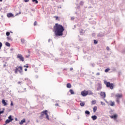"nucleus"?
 I'll return each instance as SVG.
<instances>
[{"label": "nucleus", "instance_id": "f257e3e1", "mask_svg": "<svg viewBox=\"0 0 125 125\" xmlns=\"http://www.w3.org/2000/svg\"><path fill=\"white\" fill-rule=\"evenodd\" d=\"M55 35L57 37H60L63 36V32H64V27L63 26L56 23L55 26L54 27Z\"/></svg>", "mask_w": 125, "mask_h": 125}, {"label": "nucleus", "instance_id": "f03ea898", "mask_svg": "<svg viewBox=\"0 0 125 125\" xmlns=\"http://www.w3.org/2000/svg\"><path fill=\"white\" fill-rule=\"evenodd\" d=\"M104 84H106L107 87H109L110 89H113L114 87V84L113 83H110V82H107V81H104Z\"/></svg>", "mask_w": 125, "mask_h": 125}, {"label": "nucleus", "instance_id": "7ed1b4c3", "mask_svg": "<svg viewBox=\"0 0 125 125\" xmlns=\"http://www.w3.org/2000/svg\"><path fill=\"white\" fill-rule=\"evenodd\" d=\"M17 58H19L21 61H22V62H24V57L21 54H18L17 55Z\"/></svg>", "mask_w": 125, "mask_h": 125}, {"label": "nucleus", "instance_id": "20e7f679", "mask_svg": "<svg viewBox=\"0 0 125 125\" xmlns=\"http://www.w3.org/2000/svg\"><path fill=\"white\" fill-rule=\"evenodd\" d=\"M45 113H47V110H45L41 112V115L40 116V119H42L44 115H45Z\"/></svg>", "mask_w": 125, "mask_h": 125}, {"label": "nucleus", "instance_id": "39448f33", "mask_svg": "<svg viewBox=\"0 0 125 125\" xmlns=\"http://www.w3.org/2000/svg\"><path fill=\"white\" fill-rule=\"evenodd\" d=\"M81 95H82V96H86V95H88V91H83L81 92Z\"/></svg>", "mask_w": 125, "mask_h": 125}, {"label": "nucleus", "instance_id": "423d86ee", "mask_svg": "<svg viewBox=\"0 0 125 125\" xmlns=\"http://www.w3.org/2000/svg\"><path fill=\"white\" fill-rule=\"evenodd\" d=\"M18 68L20 70H19V72L21 75H23V67H22V66H19Z\"/></svg>", "mask_w": 125, "mask_h": 125}, {"label": "nucleus", "instance_id": "0eeeda50", "mask_svg": "<svg viewBox=\"0 0 125 125\" xmlns=\"http://www.w3.org/2000/svg\"><path fill=\"white\" fill-rule=\"evenodd\" d=\"M108 104L110 105V106H115V103L113 102L112 101H110L108 102Z\"/></svg>", "mask_w": 125, "mask_h": 125}, {"label": "nucleus", "instance_id": "6e6552de", "mask_svg": "<svg viewBox=\"0 0 125 125\" xmlns=\"http://www.w3.org/2000/svg\"><path fill=\"white\" fill-rule=\"evenodd\" d=\"M111 119H114V120L117 119V118H118V114H114L112 116H110Z\"/></svg>", "mask_w": 125, "mask_h": 125}, {"label": "nucleus", "instance_id": "1a4fd4ad", "mask_svg": "<svg viewBox=\"0 0 125 125\" xmlns=\"http://www.w3.org/2000/svg\"><path fill=\"white\" fill-rule=\"evenodd\" d=\"M100 95L103 97V98H105L106 97V93L104 92H101Z\"/></svg>", "mask_w": 125, "mask_h": 125}, {"label": "nucleus", "instance_id": "9d476101", "mask_svg": "<svg viewBox=\"0 0 125 125\" xmlns=\"http://www.w3.org/2000/svg\"><path fill=\"white\" fill-rule=\"evenodd\" d=\"M116 97L118 99L122 98L123 97V95L121 94H117Z\"/></svg>", "mask_w": 125, "mask_h": 125}, {"label": "nucleus", "instance_id": "9b49d317", "mask_svg": "<svg viewBox=\"0 0 125 125\" xmlns=\"http://www.w3.org/2000/svg\"><path fill=\"white\" fill-rule=\"evenodd\" d=\"M23 123H26V119H23V120H22L20 122V125H23Z\"/></svg>", "mask_w": 125, "mask_h": 125}, {"label": "nucleus", "instance_id": "f8f14e48", "mask_svg": "<svg viewBox=\"0 0 125 125\" xmlns=\"http://www.w3.org/2000/svg\"><path fill=\"white\" fill-rule=\"evenodd\" d=\"M7 16L8 17V18H10V17H13V14H12L11 13H10L7 14Z\"/></svg>", "mask_w": 125, "mask_h": 125}, {"label": "nucleus", "instance_id": "ddd939ff", "mask_svg": "<svg viewBox=\"0 0 125 125\" xmlns=\"http://www.w3.org/2000/svg\"><path fill=\"white\" fill-rule=\"evenodd\" d=\"M91 119H92L93 121H95V120L97 119V116L96 115L92 116Z\"/></svg>", "mask_w": 125, "mask_h": 125}, {"label": "nucleus", "instance_id": "4468645a", "mask_svg": "<svg viewBox=\"0 0 125 125\" xmlns=\"http://www.w3.org/2000/svg\"><path fill=\"white\" fill-rule=\"evenodd\" d=\"M8 120H9L10 122H12V121H13V118H12V116L11 115H10L8 118Z\"/></svg>", "mask_w": 125, "mask_h": 125}, {"label": "nucleus", "instance_id": "2eb2a0df", "mask_svg": "<svg viewBox=\"0 0 125 125\" xmlns=\"http://www.w3.org/2000/svg\"><path fill=\"white\" fill-rule=\"evenodd\" d=\"M2 103L3 104L4 106H6V105H7V103L5 102V100H2Z\"/></svg>", "mask_w": 125, "mask_h": 125}, {"label": "nucleus", "instance_id": "dca6fc26", "mask_svg": "<svg viewBox=\"0 0 125 125\" xmlns=\"http://www.w3.org/2000/svg\"><path fill=\"white\" fill-rule=\"evenodd\" d=\"M66 87H67V88H71V87H72V85H71V83H68L66 84Z\"/></svg>", "mask_w": 125, "mask_h": 125}, {"label": "nucleus", "instance_id": "f3484780", "mask_svg": "<svg viewBox=\"0 0 125 125\" xmlns=\"http://www.w3.org/2000/svg\"><path fill=\"white\" fill-rule=\"evenodd\" d=\"M85 104L84 103V102H81L80 105V106H82V107H83Z\"/></svg>", "mask_w": 125, "mask_h": 125}, {"label": "nucleus", "instance_id": "a211bd4d", "mask_svg": "<svg viewBox=\"0 0 125 125\" xmlns=\"http://www.w3.org/2000/svg\"><path fill=\"white\" fill-rule=\"evenodd\" d=\"M96 111H97V106H94L93 107V112L95 113V112H96Z\"/></svg>", "mask_w": 125, "mask_h": 125}, {"label": "nucleus", "instance_id": "6ab92c4d", "mask_svg": "<svg viewBox=\"0 0 125 125\" xmlns=\"http://www.w3.org/2000/svg\"><path fill=\"white\" fill-rule=\"evenodd\" d=\"M92 105H94L96 104V100H93L91 102Z\"/></svg>", "mask_w": 125, "mask_h": 125}, {"label": "nucleus", "instance_id": "aec40b11", "mask_svg": "<svg viewBox=\"0 0 125 125\" xmlns=\"http://www.w3.org/2000/svg\"><path fill=\"white\" fill-rule=\"evenodd\" d=\"M69 92L71 93V94H75V92L73 90V89H70Z\"/></svg>", "mask_w": 125, "mask_h": 125}, {"label": "nucleus", "instance_id": "412c9836", "mask_svg": "<svg viewBox=\"0 0 125 125\" xmlns=\"http://www.w3.org/2000/svg\"><path fill=\"white\" fill-rule=\"evenodd\" d=\"M45 115L46 116V119L49 120V116H48V114H47V113H45Z\"/></svg>", "mask_w": 125, "mask_h": 125}, {"label": "nucleus", "instance_id": "4be33fe9", "mask_svg": "<svg viewBox=\"0 0 125 125\" xmlns=\"http://www.w3.org/2000/svg\"><path fill=\"white\" fill-rule=\"evenodd\" d=\"M85 114H86V115H90V112H89V111L86 110L85 111Z\"/></svg>", "mask_w": 125, "mask_h": 125}, {"label": "nucleus", "instance_id": "5701e85b", "mask_svg": "<svg viewBox=\"0 0 125 125\" xmlns=\"http://www.w3.org/2000/svg\"><path fill=\"white\" fill-rule=\"evenodd\" d=\"M15 74H17L18 73V68L15 67Z\"/></svg>", "mask_w": 125, "mask_h": 125}, {"label": "nucleus", "instance_id": "b1692460", "mask_svg": "<svg viewBox=\"0 0 125 125\" xmlns=\"http://www.w3.org/2000/svg\"><path fill=\"white\" fill-rule=\"evenodd\" d=\"M7 40H8V41H12V38L11 37H7Z\"/></svg>", "mask_w": 125, "mask_h": 125}, {"label": "nucleus", "instance_id": "393cba45", "mask_svg": "<svg viewBox=\"0 0 125 125\" xmlns=\"http://www.w3.org/2000/svg\"><path fill=\"white\" fill-rule=\"evenodd\" d=\"M11 121H10L8 119H7L5 121V124H9V123H10Z\"/></svg>", "mask_w": 125, "mask_h": 125}, {"label": "nucleus", "instance_id": "a878e982", "mask_svg": "<svg viewBox=\"0 0 125 125\" xmlns=\"http://www.w3.org/2000/svg\"><path fill=\"white\" fill-rule=\"evenodd\" d=\"M5 45H6V46L9 47L10 46V43H9L8 42H6L5 43Z\"/></svg>", "mask_w": 125, "mask_h": 125}, {"label": "nucleus", "instance_id": "bb28decb", "mask_svg": "<svg viewBox=\"0 0 125 125\" xmlns=\"http://www.w3.org/2000/svg\"><path fill=\"white\" fill-rule=\"evenodd\" d=\"M33 2H35V3L37 4L39 3V1L38 0H32Z\"/></svg>", "mask_w": 125, "mask_h": 125}, {"label": "nucleus", "instance_id": "cd10ccee", "mask_svg": "<svg viewBox=\"0 0 125 125\" xmlns=\"http://www.w3.org/2000/svg\"><path fill=\"white\" fill-rule=\"evenodd\" d=\"M88 92V95H91V94H92V92H91V91H87Z\"/></svg>", "mask_w": 125, "mask_h": 125}, {"label": "nucleus", "instance_id": "c85d7f7f", "mask_svg": "<svg viewBox=\"0 0 125 125\" xmlns=\"http://www.w3.org/2000/svg\"><path fill=\"white\" fill-rule=\"evenodd\" d=\"M10 35V33L9 32H7L6 33V35L8 37V36H9Z\"/></svg>", "mask_w": 125, "mask_h": 125}, {"label": "nucleus", "instance_id": "c756f323", "mask_svg": "<svg viewBox=\"0 0 125 125\" xmlns=\"http://www.w3.org/2000/svg\"><path fill=\"white\" fill-rule=\"evenodd\" d=\"M109 70H110V69L107 68V69H106L104 70V72H105V73H107V72H108Z\"/></svg>", "mask_w": 125, "mask_h": 125}, {"label": "nucleus", "instance_id": "7c9ffc66", "mask_svg": "<svg viewBox=\"0 0 125 125\" xmlns=\"http://www.w3.org/2000/svg\"><path fill=\"white\" fill-rule=\"evenodd\" d=\"M116 102L117 103H120V99L117 98V99H116Z\"/></svg>", "mask_w": 125, "mask_h": 125}, {"label": "nucleus", "instance_id": "2f4dec72", "mask_svg": "<svg viewBox=\"0 0 125 125\" xmlns=\"http://www.w3.org/2000/svg\"><path fill=\"white\" fill-rule=\"evenodd\" d=\"M4 108H3V110H2L1 111H0V114H3V113L4 112Z\"/></svg>", "mask_w": 125, "mask_h": 125}, {"label": "nucleus", "instance_id": "473e14b6", "mask_svg": "<svg viewBox=\"0 0 125 125\" xmlns=\"http://www.w3.org/2000/svg\"><path fill=\"white\" fill-rule=\"evenodd\" d=\"M21 42H22V43H24V42H25V40L21 39Z\"/></svg>", "mask_w": 125, "mask_h": 125}, {"label": "nucleus", "instance_id": "72a5a7b5", "mask_svg": "<svg viewBox=\"0 0 125 125\" xmlns=\"http://www.w3.org/2000/svg\"><path fill=\"white\" fill-rule=\"evenodd\" d=\"M98 42H97V41L96 40H94V43H95V44H96Z\"/></svg>", "mask_w": 125, "mask_h": 125}, {"label": "nucleus", "instance_id": "f704fd0d", "mask_svg": "<svg viewBox=\"0 0 125 125\" xmlns=\"http://www.w3.org/2000/svg\"><path fill=\"white\" fill-rule=\"evenodd\" d=\"M2 46V43L0 42V49H1Z\"/></svg>", "mask_w": 125, "mask_h": 125}, {"label": "nucleus", "instance_id": "c9c22d12", "mask_svg": "<svg viewBox=\"0 0 125 125\" xmlns=\"http://www.w3.org/2000/svg\"><path fill=\"white\" fill-rule=\"evenodd\" d=\"M80 5H83V2L81 1L80 3Z\"/></svg>", "mask_w": 125, "mask_h": 125}, {"label": "nucleus", "instance_id": "e433bc0d", "mask_svg": "<svg viewBox=\"0 0 125 125\" xmlns=\"http://www.w3.org/2000/svg\"><path fill=\"white\" fill-rule=\"evenodd\" d=\"M101 104L102 105H104V106H105V103H104V102H101Z\"/></svg>", "mask_w": 125, "mask_h": 125}, {"label": "nucleus", "instance_id": "4c0bfd02", "mask_svg": "<svg viewBox=\"0 0 125 125\" xmlns=\"http://www.w3.org/2000/svg\"><path fill=\"white\" fill-rule=\"evenodd\" d=\"M23 67H24V68H29L28 65H24Z\"/></svg>", "mask_w": 125, "mask_h": 125}, {"label": "nucleus", "instance_id": "58836bf2", "mask_svg": "<svg viewBox=\"0 0 125 125\" xmlns=\"http://www.w3.org/2000/svg\"><path fill=\"white\" fill-rule=\"evenodd\" d=\"M11 106H13V102L12 101H11V104H10Z\"/></svg>", "mask_w": 125, "mask_h": 125}, {"label": "nucleus", "instance_id": "ea45409f", "mask_svg": "<svg viewBox=\"0 0 125 125\" xmlns=\"http://www.w3.org/2000/svg\"><path fill=\"white\" fill-rule=\"evenodd\" d=\"M96 75L97 76H100V73H99V72L97 73Z\"/></svg>", "mask_w": 125, "mask_h": 125}, {"label": "nucleus", "instance_id": "a19ab883", "mask_svg": "<svg viewBox=\"0 0 125 125\" xmlns=\"http://www.w3.org/2000/svg\"><path fill=\"white\" fill-rule=\"evenodd\" d=\"M34 26H36V25H37V21H35L34 22Z\"/></svg>", "mask_w": 125, "mask_h": 125}, {"label": "nucleus", "instance_id": "79ce46f5", "mask_svg": "<svg viewBox=\"0 0 125 125\" xmlns=\"http://www.w3.org/2000/svg\"><path fill=\"white\" fill-rule=\"evenodd\" d=\"M104 100L106 102V103H107V104H109V102H107V101L105 100V99H104Z\"/></svg>", "mask_w": 125, "mask_h": 125}, {"label": "nucleus", "instance_id": "37998d69", "mask_svg": "<svg viewBox=\"0 0 125 125\" xmlns=\"http://www.w3.org/2000/svg\"><path fill=\"white\" fill-rule=\"evenodd\" d=\"M104 100L106 102V103H107V104H109V102H107V101L105 100V99H104Z\"/></svg>", "mask_w": 125, "mask_h": 125}, {"label": "nucleus", "instance_id": "c03bdc74", "mask_svg": "<svg viewBox=\"0 0 125 125\" xmlns=\"http://www.w3.org/2000/svg\"><path fill=\"white\" fill-rule=\"evenodd\" d=\"M5 64H3V67H6V63H7V62H5Z\"/></svg>", "mask_w": 125, "mask_h": 125}, {"label": "nucleus", "instance_id": "a18cd8bd", "mask_svg": "<svg viewBox=\"0 0 125 125\" xmlns=\"http://www.w3.org/2000/svg\"><path fill=\"white\" fill-rule=\"evenodd\" d=\"M106 49H107V50H110V48H109V47L107 46V47H106Z\"/></svg>", "mask_w": 125, "mask_h": 125}, {"label": "nucleus", "instance_id": "49530a36", "mask_svg": "<svg viewBox=\"0 0 125 125\" xmlns=\"http://www.w3.org/2000/svg\"><path fill=\"white\" fill-rule=\"evenodd\" d=\"M29 0H24L25 2H28Z\"/></svg>", "mask_w": 125, "mask_h": 125}, {"label": "nucleus", "instance_id": "de8ad7c7", "mask_svg": "<svg viewBox=\"0 0 125 125\" xmlns=\"http://www.w3.org/2000/svg\"><path fill=\"white\" fill-rule=\"evenodd\" d=\"M74 19H75V18H74V17H71V20H74Z\"/></svg>", "mask_w": 125, "mask_h": 125}, {"label": "nucleus", "instance_id": "09e8293b", "mask_svg": "<svg viewBox=\"0 0 125 125\" xmlns=\"http://www.w3.org/2000/svg\"><path fill=\"white\" fill-rule=\"evenodd\" d=\"M80 33L83 34V33H84V31L83 30H82V31H80Z\"/></svg>", "mask_w": 125, "mask_h": 125}, {"label": "nucleus", "instance_id": "8fccbe9b", "mask_svg": "<svg viewBox=\"0 0 125 125\" xmlns=\"http://www.w3.org/2000/svg\"><path fill=\"white\" fill-rule=\"evenodd\" d=\"M18 84H20V83H22V82H18Z\"/></svg>", "mask_w": 125, "mask_h": 125}, {"label": "nucleus", "instance_id": "3c124183", "mask_svg": "<svg viewBox=\"0 0 125 125\" xmlns=\"http://www.w3.org/2000/svg\"><path fill=\"white\" fill-rule=\"evenodd\" d=\"M70 71H73V67H71V68H70Z\"/></svg>", "mask_w": 125, "mask_h": 125}, {"label": "nucleus", "instance_id": "603ef678", "mask_svg": "<svg viewBox=\"0 0 125 125\" xmlns=\"http://www.w3.org/2000/svg\"><path fill=\"white\" fill-rule=\"evenodd\" d=\"M29 57H30V55L26 56V58H29Z\"/></svg>", "mask_w": 125, "mask_h": 125}, {"label": "nucleus", "instance_id": "864d4df0", "mask_svg": "<svg viewBox=\"0 0 125 125\" xmlns=\"http://www.w3.org/2000/svg\"><path fill=\"white\" fill-rule=\"evenodd\" d=\"M91 65H92V66L93 67H94V66H95V64H94V63H92V64H91Z\"/></svg>", "mask_w": 125, "mask_h": 125}, {"label": "nucleus", "instance_id": "5fc2aeb1", "mask_svg": "<svg viewBox=\"0 0 125 125\" xmlns=\"http://www.w3.org/2000/svg\"><path fill=\"white\" fill-rule=\"evenodd\" d=\"M27 70H28V69H27V68H25V69H24V71H25V72H27Z\"/></svg>", "mask_w": 125, "mask_h": 125}, {"label": "nucleus", "instance_id": "6e6d98bb", "mask_svg": "<svg viewBox=\"0 0 125 125\" xmlns=\"http://www.w3.org/2000/svg\"><path fill=\"white\" fill-rule=\"evenodd\" d=\"M55 106H59V104H55Z\"/></svg>", "mask_w": 125, "mask_h": 125}, {"label": "nucleus", "instance_id": "4d7b16f0", "mask_svg": "<svg viewBox=\"0 0 125 125\" xmlns=\"http://www.w3.org/2000/svg\"><path fill=\"white\" fill-rule=\"evenodd\" d=\"M55 18H56V20H57V19H58V17H55Z\"/></svg>", "mask_w": 125, "mask_h": 125}, {"label": "nucleus", "instance_id": "13d9d810", "mask_svg": "<svg viewBox=\"0 0 125 125\" xmlns=\"http://www.w3.org/2000/svg\"><path fill=\"white\" fill-rule=\"evenodd\" d=\"M50 41H51V40H50V39H49V40H48V42H50Z\"/></svg>", "mask_w": 125, "mask_h": 125}, {"label": "nucleus", "instance_id": "bf43d9fd", "mask_svg": "<svg viewBox=\"0 0 125 125\" xmlns=\"http://www.w3.org/2000/svg\"><path fill=\"white\" fill-rule=\"evenodd\" d=\"M18 120L17 119V118L15 119V121H18Z\"/></svg>", "mask_w": 125, "mask_h": 125}, {"label": "nucleus", "instance_id": "052dcab7", "mask_svg": "<svg viewBox=\"0 0 125 125\" xmlns=\"http://www.w3.org/2000/svg\"><path fill=\"white\" fill-rule=\"evenodd\" d=\"M0 2L2 1V0H0Z\"/></svg>", "mask_w": 125, "mask_h": 125}, {"label": "nucleus", "instance_id": "680f3d73", "mask_svg": "<svg viewBox=\"0 0 125 125\" xmlns=\"http://www.w3.org/2000/svg\"><path fill=\"white\" fill-rule=\"evenodd\" d=\"M111 112H113V110H111Z\"/></svg>", "mask_w": 125, "mask_h": 125}, {"label": "nucleus", "instance_id": "e2e57ef3", "mask_svg": "<svg viewBox=\"0 0 125 125\" xmlns=\"http://www.w3.org/2000/svg\"><path fill=\"white\" fill-rule=\"evenodd\" d=\"M21 13V12H20V14Z\"/></svg>", "mask_w": 125, "mask_h": 125}, {"label": "nucleus", "instance_id": "0e129e2a", "mask_svg": "<svg viewBox=\"0 0 125 125\" xmlns=\"http://www.w3.org/2000/svg\"><path fill=\"white\" fill-rule=\"evenodd\" d=\"M11 50H12V49H11Z\"/></svg>", "mask_w": 125, "mask_h": 125}]
</instances>
